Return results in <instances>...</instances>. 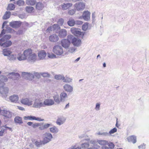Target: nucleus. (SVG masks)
I'll return each instance as SVG.
<instances>
[{"instance_id": "f257e3e1", "label": "nucleus", "mask_w": 149, "mask_h": 149, "mask_svg": "<svg viewBox=\"0 0 149 149\" xmlns=\"http://www.w3.org/2000/svg\"><path fill=\"white\" fill-rule=\"evenodd\" d=\"M8 80L7 77L4 75H0V93L3 97L6 98L8 96L9 89L8 87H4V82Z\"/></svg>"}, {"instance_id": "f03ea898", "label": "nucleus", "mask_w": 149, "mask_h": 149, "mask_svg": "<svg viewBox=\"0 0 149 149\" xmlns=\"http://www.w3.org/2000/svg\"><path fill=\"white\" fill-rule=\"evenodd\" d=\"M11 37L10 35L6 34L0 38V46L3 48H7L10 46L12 45V42L9 40Z\"/></svg>"}, {"instance_id": "7ed1b4c3", "label": "nucleus", "mask_w": 149, "mask_h": 149, "mask_svg": "<svg viewBox=\"0 0 149 149\" xmlns=\"http://www.w3.org/2000/svg\"><path fill=\"white\" fill-rule=\"evenodd\" d=\"M68 38L71 41V43L74 46L78 47L80 46L81 44V40L78 38L74 37L72 35H68Z\"/></svg>"}, {"instance_id": "20e7f679", "label": "nucleus", "mask_w": 149, "mask_h": 149, "mask_svg": "<svg viewBox=\"0 0 149 149\" xmlns=\"http://www.w3.org/2000/svg\"><path fill=\"white\" fill-rule=\"evenodd\" d=\"M80 30V29L79 28H76L75 27L72 28L70 29V31L75 36L81 37L83 39L84 38L85 32H81Z\"/></svg>"}, {"instance_id": "39448f33", "label": "nucleus", "mask_w": 149, "mask_h": 149, "mask_svg": "<svg viewBox=\"0 0 149 149\" xmlns=\"http://www.w3.org/2000/svg\"><path fill=\"white\" fill-rule=\"evenodd\" d=\"M44 138L42 142H43V144L45 145L52 140L53 138L52 135L49 133L46 132L44 134Z\"/></svg>"}, {"instance_id": "423d86ee", "label": "nucleus", "mask_w": 149, "mask_h": 149, "mask_svg": "<svg viewBox=\"0 0 149 149\" xmlns=\"http://www.w3.org/2000/svg\"><path fill=\"white\" fill-rule=\"evenodd\" d=\"M53 52L57 55H61L63 53V50L62 46L58 45H56L53 47Z\"/></svg>"}, {"instance_id": "0eeeda50", "label": "nucleus", "mask_w": 149, "mask_h": 149, "mask_svg": "<svg viewBox=\"0 0 149 149\" xmlns=\"http://www.w3.org/2000/svg\"><path fill=\"white\" fill-rule=\"evenodd\" d=\"M69 40V39H68V38L67 39H62L60 41V44L62 47L65 49L68 48L71 43V41Z\"/></svg>"}, {"instance_id": "6e6552de", "label": "nucleus", "mask_w": 149, "mask_h": 149, "mask_svg": "<svg viewBox=\"0 0 149 149\" xmlns=\"http://www.w3.org/2000/svg\"><path fill=\"white\" fill-rule=\"evenodd\" d=\"M43 100L40 98L36 99L33 105V107L36 108H40L44 107Z\"/></svg>"}, {"instance_id": "1a4fd4ad", "label": "nucleus", "mask_w": 149, "mask_h": 149, "mask_svg": "<svg viewBox=\"0 0 149 149\" xmlns=\"http://www.w3.org/2000/svg\"><path fill=\"white\" fill-rule=\"evenodd\" d=\"M85 4L82 2H78L74 4V6L77 11H81L84 8Z\"/></svg>"}, {"instance_id": "9d476101", "label": "nucleus", "mask_w": 149, "mask_h": 149, "mask_svg": "<svg viewBox=\"0 0 149 149\" xmlns=\"http://www.w3.org/2000/svg\"><path fill=\"white\" fill-rule=\"evenodd\" d=\"M1 115L4 116V119L11 118L12 116V113L9 111L3 110L1 112Z\"/></svg>"}, {"instance_id": "9b49d317", "label": "nucleus", "mask_w": 149, "mask_h": 149, "mask_svg": "<svg viewBox=\"0 0 149 149\" xmlns=\"http://www.w3.org/2000/svg\"><path fill=\"white\" fill-rule=\"evenodd\" d=\"M22 76L25 79L31 80L34 79V75L30 73L23 72L22 74Z\"/></svg>"}, {"instance_id": "f8f14e48", "label": "nucleus", "mask_w": 149, "mask_h": 149, "mask_svg": "<svg viewBox=\"0 0 149 149\" xmlns=\"http://www.w3.org/2000/svg\"><path fill=\"white\" fill-rule=\"evenodd\" d=\"M22 22L20 21H12L9 23V25L13 28H17L20 27Z\"/></svg>"}, {"instance_id": "ddd939ff", "label": "nucleus", "mask_w": 149, "mask_h": 149, "mask_svg": "<svg viewBox=\"0 0 149 149\" xmlns=\"http://www.w3.org/2000/svg\"><path fill=\"white\" fill-rule=\"evenodd\" d=\"M8 75L10 76L9 78L11 79H17L20 77L19 74L17 72H12L8 74Z\"/></svg>"}, {"instance_id": "4468645a", "label": "nucleus", "mask_w": 149, "mask_h": 149, "mask_svg": "<svg viewBox=\"0 0 149 149\" xmlns=\"http://www.w3.org/2000/svg\"><path fill=\"white\" fill-rule=\"evenodd\" d=\"M49 41L52 42H56L59 40L58 36L55 34H53L49 36Z\"/></svg>"}, {"instance_id": "2eb2a0df", "label": "nucleus", "mask_w": 149, "mask_h": 149, "mask_svg": "<svg viewBox=\"0 0 149 149\" xmlns=\"http://www.w3.org/2000/svg\"><path fill=\"white\" fill-rule=\"evenodd\" d=\"M54 102L52 99H46L43 102L44 107L45 106L52 105L54 104Z\"/></svg>"}, {"instance_id": "dca6fc26", "label": "nucleus", "mask_w": 149, "mask_h": 149, "mask_svg": "<svg viewBox=\"0 0 149 149\" xmlns=\"http://www.w3.org/2000/svg\"><path fill=\"white\" fill-rule=\"evenodd\" d=\"M91 13L88 10L84 11L83 13L82 18L85 21H88L90 19Z\"/></svg>"}, {"instance_id": "f3484780", "label": "nucleus", "mask_w": 149, "mask_h": 149, "mask_svg": "<svg viewBox=\"0 0 149 149\" xmlns=\"http://www.w3.org/2000/svg\"><path fill=\"white\" fill-rule=\"evenodd\" d=\"M66 118L64 117L61 116L58 117L56 120V123L59 125L63 124L65 122Z\"/></svg>"}, {"instance_id": "a211bd4d", "label": "nucleus", "mask_w": 149, "mask_h": 149, "mask_svg": "<svg viewBox=\"0 0 149 149\" xmlns=\"http://www.w3.org/2000/svg\"><path fill=\"white\" fill-rule=\"evenodd\" d=\"M58 32V36L60 38H65L67 35V31L65 29H62L59 30Z\"/></svg>"}, {"instance_id": "6ab92c4d", "label": "nucleus", "mask_w": 149, "mask_h": 149, "mask_svg": "<svg viewBox=\"0 0 149 149\" xmlns=\"http://www.w3.org/2000/svg\"><path fill=\"white\" fill-rule=\"evenodd\" d=\"M37 56L35 53H32L28 57L27 59L28 61L32 62L33 63L36 61Z\"/></svg>"}, {"instance_id": "aec40b11", "label": "nucleus", "mask_w": 149, "mask_h": 149, "mask_svg": "<svg viewBox=\"0 0 149 149\" xmlns=\"http://www.w3.org/2000/svg\"><path fill=\"white\" fill-rule=\"evenodd\" d=\"M21 103L24 104L26 105L30 106L32 104V101H30L27 98H25L22 99L21 101Z\"/></svg>"}, {"instance_id": "412c9836", "label": "nucleus", "mask_w": 149, "mask_h": 149, "mask_svg": "<svg viewBox=\"0 0 149 149\" xmlns=\"http://www.w3.org/2000/svg\"><path fill=\"white\" fill-rule=\"evenodd\" d=\"M46 55V53L44 50L38 52V56L40 60L44 59Z\"/></svg>"}, {"instance_id": "4be33fe9", "label": "nucleus", "mask_w": 149, "mask_h": 149, "mask_svg": "<svg viewBox=\"0 0 149 149\" xmlns=\"http://www.w3.org/2000/svg\"><path fill=\"white\" fill-rule=\"evenodd\" d=\"M44 7V5L42 2H39L36 3V9L37 10H42Z\"/></svg>"}, {"instance_id": "5701e85b", "label": "nucleus", "mask_w": 149, "mask_h": 149, "mask_svg": "<svg viewBox=\"0 0 149 149\" xmlns=\"http://www.w3.org/2000/svg\"><path fill=\"white\" fill-rule=\"evenodd\" d=\"M2 52L4 56H8V57L12 53L10 49L7 48L3 49Z\"/></svg>"}, {"instance_id": "b1692460", "label": "nucleus", "mask_w": 149, "mask_h": 149, "mask_svg": "<svg viewBox=\"0 0 149 149\" xmlns=\"http://www.w3.org/2000/svg\"><path fill=\"white\" fill-rule=\"evenodd\" d=\"M127 139L129 142H132L133 143H135L136 142V137L134 135L129 136L127 138Z\"/></svg>"}, {"instance_id": "393cba45", "label": "nucleus", "mask_w": 149, "mask_h": 149, "mask_svg": "<svg viewBox=\"0 0 149 149\" xmlns=\"http://www.w3.org/2000/svg\"><path fill=\"white\" fill-rule=\"evenodd\" d=\"M52 126L51 123L45 124L44 125H42L39 127V129L40 130H43L47 129L50 126Z\"/></svg>"}, {"instance_id": "a878e982", "label": "nucleus", "mask_w": 149, "mask_h": 149, "mask_svg": "<svg viewBox=\"0 0 149 149\" xmlns=\"http://www.w3.org/2000/svg\"><path fill=\"white\" fill-rule=\"evenodd\" d=\"M64 89L66 91L69 93L72 92L73 91V88L70 85L66 84L63 86Z\"/></svg>"}, {"instance_id": "bb28decb", "label": "nucleus", "mask_w": 149, "mask_h": 149, "mask_svg": "<svg viewBox=\"0 0 149 149\" xmlns=\"http://www.w3.org/2000/svg\"><path fill=\"white\" fill-rule=\"evenodd\" d=\"M9 99L11 102L16 103L18 100L19 97L18 95H14L10 96Z\"/></svg>"}, {"instance_id": "cd10ccee", "label": "nucleus", "mask_w": 149, "mask_h": 149, "mask_svg": "<svg viewBox=\"0 0 149 149\" xmlns=\"http://www.w3.org/2000/svg\"><path fill=\"white\" fill-rule=\"evenodd\" d=\"M61 102H64L65 101V98L68 97L66 93L65 92H62L60 94V96Z\"/></svg>"}, {"instance_id": "c85d7f7f", "label": "nucleus", "mask_w": 149, "mask_h": 149, "mask_svg": "<svg viewBox=\"0 0 149 149\" xmlns=\"http://www.w3.org/2000/svg\"><path fill=\"white\" fill-rule=\"evenodd\" d=\"M14 121L17 124H20L23 123L22 118L19 116H15L14 118Z\"/></svg>"}, {"instance_id": "c756f323", "label": "nucleus", "mask_w": 149, "mask_h": 149, "mask_svg": "<svg viewBox=\"0 0 149 149\" xmlns=\"http://www.w3.org/2000/svg\"><path fill=\"white\" fill-rule=\"evenodd\" d=\"M32 53V50L31 49L29 48L25 50L23 52L26 58Z\"/></svg>"}, {"instance_id": "7c9ffc66", "label": "nucleus", "mask_w": 149, "mask_h": 149, "mask_svg": "<svg viewBox=\"0 0 149 149\" xmlns=\"http://www.w3.org/2000/svg\"><path fill=\"white\" fill-rule=\"evenodd\" d=\"M72 4L70 3H64L61 5V7L62 8L63 10H66L72 6Z\"/></svg>"}, {"instance_id": "2f4dec72", "label": "nucleus", "mask_w": 149, "mask_h": 149, "mask_svg": "<svg viewBox=\"0 0 149 149\" xmlns=\"http://www.w3.org/2000/svg\"><path fill=\"white\" fill-rule=\"evenodd\" d=\"M67 23L69 26H74L75 24V22L73 19L70 18L67 22Z\"/></svg>"}, {"instance_id": "473e14b6", "label": "nucleus", "mask_w": 149, "mask_h": 149, "mask_svg": "<svg viewBox=\"0 0 149 149\" xmlns=\"http://www.w3.org/2000/svg\"><path fill=\"white\" fill-rule=\"evenodd\" d=\"M50 132L52 133H56L59 131V130L56 126H53V127L49 128Z\"/></svg>"}, {"instance_id": "72a5a7b5", "label": "nucleus", "mask_w": 149, "mask_h": 149, "mask_svg": "<svg viewBox=\"0 0 149 149\" xmlns=\"http://www.w3.org/2000/svg\"><path fill=\"white\" fill-rule=\"evenodd\" d=\"M54 101H55L57 104L60 103L61 101V99L59 98V97L58 95H54L53 96Z\"/></svg>"}, {"instance_id": "f704fd0d", "label": "nucleus", "mask_w": 149, "mask_h": 149, "mask_svg": "<svg viewBox=\"0 0 149 149\" xmlns=\"http://www.w3.org/2000/svg\"><path fill=\"white\" fill-rule=\"evenodd\" d=\"M10 15L11 12L10 11H6L3 17V19H7L10 17Z\"/></svg>"}, {"instance_id": "c9c22d12", "label": "nucleus", "mask_w": 149, "mask_h": 149, "mask_svg": "<svg viewBox=\"0 0 149 149\" xmlns=\"http://www.w3.org/2000/svg\"><path fill=\"white\" fill-rule=\"evenodd\" d=\"M60 29V27L58 24H54L53 25V31H56L57 32V31H58Z\"/></svg>"}, {"instance_id": "e433bc0d", "label": "nucleus", "mask_w": 149, "mask_h": 149, "mask_svg": "<svg viewBox=\"0 0 149 149\" xmlns=\"http://www.w3.org/2000/svg\"><path fill=\"white\" fill-rule=\"evenodd\" d=\"M15 8V5L13 3L9 4L7 8V10H14Z\"/></svg>"}, {"instance_id": "4c0bfd02", "label": "nucleus", "mask_w": 149, "mask_h": 149, "mask_svg": "<svg viewBox=\"0 0 149 149\" xmlns=\"http://www.w3.org/2000/svg\"><path fill=\"white\" fill-rule=\"evenodd\" d=\"M25 9L27 13H31L33 12L34 8L32 6H27L26 7Z\"/></svg>"}, {"instance_id": "58836bf2", "label": "nucleus", "mask_w": 149, "mask_h": 149, "mask_svg": "<svg viewBox=\"0 0 149 149\" xmlns=\"http://www.w3.org/2000/svg\"><path fill=\"white\" fill-rule=\"evenodd\" d=\"M26 2V4L28 5L33 6L36 3V1L35 0H27Z\"/></svg>"}, {"instance_id": "ea45409f", "label": "nucleus", "mask_w": 149, "mask_h": 149, "mask_svg": "<svg viewBox=\"0 0 149 149\" xmlns=\"http://www.w3.org/2000/svg\"><path fill=\"white\" fill-rule=\"evenodd\" d=\"M54 78L57 80L62 79L63 81V79H64V77L63 75L61 74L56 75L54 76Z\"/></svg>"}, {"instance_id": "a19ab883", "label": "nucleus", "mask_w": 149, "mask_h": 149, "mask_svg": "<svg viewBox=\"0 0 149 149\" xmlns=\"http://www.w3.org/2000/svg\"><path fill=\"white\" fill-rule=\"evenodd\" d=\"M24 118L25 120H35V116L31 115L25 116L24 117Z\"/></svg>"}, {"instance_id": "79ce46f5", "label": "nucleus", "mask_w": 149, "mask_h": 149, "mask_svg": "<svg viewBox=\"0 0 149 149\" xmlns=\"http://www.w3.org/2000/svg\"><path fill=\"white\" fill-rule=\"evenodd\" d=\"M8 58L10 60L14 61L16 59V55L11 54L8 57Z\"/></svg>"}, {"instance_id": "37998d69", "label": "nucleus", "mask_w": 149, "mask_h": 149, "mask_svg": "<svg viewBox=\"0 0 149 149\" xmlns=\"http://www.w3.org/2000/svg\"><path fill=\"white\" fill-rule=\"evenodd\" d=\"M17 58L19 61L25 60L26 59L25 56L24 54H21L19 56L17 57Z\"/></svg>"}, {"instance_id": "c03bdc74", "label": "nucleus", "mask_w": 149, "mask_h": 149, "mask_svg": "<svg viewBox=\"0 0 149 149\" xmlns=\"http://www.w3.org/2000/svg\"><path fill=\"white\" fill-rule=\"evenodd\" d=\"M88 22L85 23L82 27V29L84 31H86L88 29Z\"/></svg>"}, {"instance_id": "a18cd8bd", "label": "nucleus", "mask_w": 149, "mask_h": 149, "mask_svg": "<svg viewBox=\"0 0 149 149\" xmlns=\"http://www.w3.org/2000/svg\"><path fill=\"white\" fill-rule=\"evenodd\" d=\"M6 30L7 33H10L12 32L13 31H14L12 29L9 27L8 25H6Z\"/></svg>"}, {"instance_id": "49530a36", "label": "nucleus", "mask_w": 149, "mask_h": 149, "mask_svg": "<svg viewBox=\"0 0 149 149\" xmlns=\"http://www.w3.org/2000/svg\"><path fill=\"white\" fill-rule=\"evenodd\" d=\"M42 144H43V142H42V141H36L35 142V144L38 147H39L40 145Z\"/></svg>"}, {"instance_id": "de8ad7c7", "label": "nucleus", "mask_w": 149, "mask_h": 149, "mask_svg": "<svg viewBox=\"0 0 149 149\" xmlns=\"http://www.w3.org/2000/svg\"><path fill=\"white\" fill-rule=\"evenodd\" d=\"M72 79L70 78L67 77L66 76L65 78L64 77V79H63V81L64 82L69 83L72 81Z\"/></svg>"}, {"instance_id": "09e8293b", "label": "nucleus", "mask_w": 149, "mask_h": 149, "mask_svg": "<svg viewBox=\"0 0 149 149\" xmlns=\"http://www.w3.org/2000/svg\"><path fill=\"white\" fill-rule=\"evenodd\" d=\"M44 124L43 123H35L32 125V127L34 128H35L36 127H38L39 126H40L42 125H43Z\"/></svg>"}, {"instance_id": "8fccbe9b", "label": "nucleus", "mask_w": 149, "mask_h": 149, "mask_svg": "<svg viewBox=\"0 0 149 149\" xmlns=\"http://www.w3.org/2000/svg\"><path fill=\"white\" fill-rule=\"evenodd\" d=\"M16 4L19 6H23L24 4V2L22 0H18L16 2Z\"/></svg>"}, {"instance_id": "3c124183", "label": "nucleus", "mask_w": 149, "mask_h": 149, "mask_svg": "<svg viewBox=\"0 0 149 149\" xmlns=\"http://www.w3.org/2000/svg\"><path fill=\"white\" fill-rule=\"evenodd\" d=\"M98 142L100 145H103L104 146V145L107 144L108 142L106 140H101L98 141Z\"/></svg>"}, {"instance_id": "603ef678", "label": "nucleus", "mask_w": 149, "mask_h": 149, "mask_svg": "<svg viewBox=\"0 0 149 149\" xmlns=\"http://www.w3.org/2000/svg\"><path fill=\"white\" fill-rule=\"evenodd\" d=\"M81 146L82 148H86L88 147L89 146V143L88 142L84 143H82Z\"/></svg>"}, {"instance_id": "864d4df0", "label": "nucleus", "mask_w": 149, "mask_h": 149, "mask_svg": "<svg viewBox=\"0 0 149 149\" xmlns=\"http://www.w3.org/2000/svg\"><path fill=\"white\" fill-rule=\"evenodd\" d=\"M6 33H7L6 30L3 29L0 33V38H2L3 36L5 35Z\"/></svg>"}, {"instance_id": "5fc2aeb1", "label": "nucleus", "mask_w": 149, "mask_h": 149, "mask_svg": "<svg viewBox=\"0 0 149 149\" xmlns=\"http://www.w3.org/2000/svg\"><path fill=\"white\" fill-rule=\"evenodd\" d=\"M117 129L116 127H114L109 132V135H110L111 134H113L116 132L117 131Z\"/></svg>"}, {"instance_id": "6e6d98bb", "label": "nucleus", "mask_w": 149, "mask_h": 149, "mask_svg": "<svg viewBox=\"0 0 149 149\" xmlns=\"http://www.w3.org/2000/svg\"><path fill=\"white\" fill-rule=\"evenodd\" d=\"M108 147L110 148V149H113V148L114 147V145L112 142H110L109 143L108 142L107 143V144Z\"/></svg>"}, {"instance_id": "4d7b16f0", "label": "nucleus", "mask_w": 149, "mask_h": 149, "mask_svg": "<svg viewBox=\"0 0 149 149\" xmlns=\"http://www.w3.org/2000/svg\"><path fill=\"white\" fill-rule=\"evenodd\" d=\"M76 12L75 9H72L69 10L68 12V14L70 15H73Z\"/></svg>"}, {"instance_id": "13d9d810", "label": "nucleus", "mask_w": 149, "mask_h": 149, "mask_svg": "<svg viewBox=\"0 0 149 149\" xmlns=\"http://www.w3.org/2000/svg\"><path fill=\"white\" fill-rule=\"evenodd\" d=\"M41 75L44 77H49L50 76V74L48 72L42 73Z\"/></svg>"}, {"instance_id": "bf43d9fd", "label": "nucleus", "mask_w": 149, "mask_h": 149, "mask_svg": "<svg viewBox=\"0 0 149 149\" xmlns=\"http://www.w3.org/2000/svg\"><path fill=\"white\" fill-rule=\"evenodd\" d=\"M48 57L50 58H54L56 57V56L53 53L48 54Z\"/></svg>"}, {"instance_id": "052dcab7", "label": "nucleus", "mask_w": 149, "mask_h": 149, "mask_svg": "<svg viewBox=\"0 0 149 149\" xmlns=\"http://www.w3.org/2000/svg\"><path fill=\"white\" fill-rule=\"evenodd\" d=\"M64 22V20L63 18L60 19L58 21V23L61 26L62 25Z\"/></svg>"}, {"instance_id": "680f3d73", "label": "nucleus", "mask_w": 149, "mask_h": 149, "mask_svg": "<svg viewBox=\"0 0 149 149\" xmlns=\"http://www.w3.org/2000/svg\"><path fill=\"white\" fill-rule=\"evenodd\" d=\"M138 148L139 149H145L146 148V145L144 143L139 146Z\"/></svg>"}, {"instance_id": "e2e57ef3", "label": "nucleus", "mask_w": 149, "mask_h": 149, "mask_svg": "<svg viewBox=\"0 0 149 149\" xmlns=\"http://www.w3.org/2000/svg\"><path fill=\"white\" fill-rule=\"evenodd\" d=\"M95 12H94L92 14V22L95 21Z\"/></svg>"}, {"instance_id": "0e129e2a", "label": "nucleus", "mask_w": 149, "mask_h": 149, "mask_svg": "<svg viewBox=\"0 0 149 149\" xmlns=\"http://www.w3.org/2000/svg\"><path fill=\"white\" fill-rule=\"evenodd\" d=\"M100 104L99 103H97L96 104L95 109L97 110H99L100 109Z\"/></svg>"}, {"instance_id": "69168bd1", "label": "nucleus", "mask_w": 149, "mask_h": 149, "mask_svg": "<svg viewBox=\"0 0 149 149\" xmlns=\"http://www.w3.org/2000/svg\"><path fill=\"white\" fill-rule=\"evenodd\" d=\"M24 31L23 30L19 29L17 32V33L18 35H22Z\"/></svg>"}, {"instance_id": "338daca9", "label": "nucleus", "mask_w": 149, "mask_h": 149, "mask_svg": "<svg viewBox=\"0 0 149 149\" xmlns=\"http://www.w3.org/2000/svg\"><path fill=\"white\" fill-rule=\"evenodd\" d=\"M75 24L77 25H81L82 24L83 22L82 21L79 20H76L75 21Z\"/></svg>"}, {"instance_id": "774afa93", "label": "nucleus", "mask_w": 149, "mask_h": 149, "mask_svg": "<svg viewBox=\"0 0 149 149\" xmlns=\"http://www.w3.org/2000/svg\"><path fill=\"white\" fill-rule=\"evenodd\" d=\"M53 26H50L46 30L47 32H50L53 30Z\"/></svg>"}]
</instances>
